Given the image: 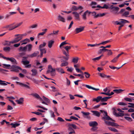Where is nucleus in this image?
<instances>
[{
	"label": "nucleus",
	"instance_id": "obj_1",
	"mask_svg": "<svg viewBox=\"0 0 134 134\" xmlns=\"http://www.w3.org/2000/svg\"><path fill=\"white\" fill-rule=\"evenodd\" d=\"M71 46H66L63 47L66 50V51L64 50L62 51L63 54L66 56V57H63V58L66 60H68L69 58V50L71 48Z\"/></svg>",
	"mask_w": 134,
	"mask_h": 134
},
{
	"label": "nucleus",
	"instance_id": "obj_2",
	"mask_svg": "<svg viewBox=\"0 0 134 134\" xmlns=\"http://www.w3.org/2000/svg\"><path fill=\"white\" fill-rule=\"evenodd\" d=\"M55 69L53 68L51 65H49L48 66V70L46 72L47 74H50L52 76H54L55 75Z\"/></svg>",
	"mask_w": 134,
	"mask_h": 134
},
{
	"label": "nucleus",
	"instance_id": "obj_3",
	"mask_svg": "<svg viewBox=\"0 0 134 134\" xmlns=\"http://www.w3.org/2000/svg\"><path fill=\"white\" fill-rule=\"evenodd\" d=\"M25 35L24 34L15 35V36L16 37L12 40L13 41L12 42V43H15L18 42L21 40L23 38V37Z\"/></svg>",
	"mask_w": 134,
	"mask_h": 134
},
{
	"label": "nucleus",
	"instance_id": "obj_4",
	"mask_svg": "<svg viewBox=\"0 0 134 134\" xmlns=\"http://www.w3.org/2000/svg\"><path fill=\"white\" fill-rule=\"evenodd\" d=\"M91 14H92V16H93V18H96L99 17H102L105 15V14L104 13H99L98 14H97L95 12H91Z\"/></svg>",
	"mask_w": 134,
	"mask_h": 134
},
{
	"label": "nucleus",
	"instance_id": "obj_5",
	"mask_svg": "<svg viewBox=\"0 0 134 134\" xmlns=\"http://www.w3.org/2000/svg\"><path fill=\"white\" fill-rule=\"evenodd\" d=\"M3 28L7 29L9 31L13 30L15 29V23L7 25L4 26Z\"/></svg>",
	"mask_w": 134,
	"mask_h": 134
},
{
	"label": "nucleus",
	"instance_id": "obj_6",
	"mask_svg": "<svg viewBox=\"0 0 134 134\" xmlns=\"http://www.w3.org/2000/svg\"><path fill=\"white\" fill-rule=\"evenodd\" d=\"M16 83H17L21 87H25L29 89L30 88V87L29 86L30 85V83H29L28 82H26V83L27 84H25V83H21L19 82H16Z\"/></svg>",
	"mask_w": 134,
	"mask_h": 134
},
{
	"label": "nucleus",
	"instance_id": "obj_7",
	"mask_svg": "<svg viewBox=\"0 0 134 134\" xmlns=\"http://www.w3.org/2000/svg\"><path fill=\"white\" fill-rule=\"evenodd\" d=\"M12 69L10 71L11 72H17L19 71V70H22L21 68L19 66L15 65H13L12 66Z\"/></svg>",
	"mask_w": 134,
	"mask_h": 134
},
{
	"label": "nucleus",
	"instance_id": "obj_8",
	"mask_svg": "<svg viewBox=\"0 0 134 134\" xmlns=\"http://www.w3.org/2000/svg\"><path fill=\"white\" fill-rule=\"evenodd\" d=\"M84 29V27H79L76 28L75 30V31L76 34H78L80 32L82 31Z\"/></svg>",
	"mask_w": 134,
	"mask_h": 134
},
{
	"label": "nucleus",
	"instance_id": "obj_9",
	"mask_svg": "<svg viewBox=\"0 0 134 134\" xmlns=\"http://www.w3.org/2000/svg\"><path fill=\"white\" fill-rule=\"evenodd\" d=\"M91 12H89L88 10L85 11L82 15V18L83 20H86L87 19L86 15L87 13L89 14H91Z\"/></svg>",
	"mask_w": 134,
	"mask_h": 134
},
{
	"label": "nucleus",
	"instance_id": "obj_10",
	"mask_svg": "<svg viewBox=\"0 0 134 134\" xmlns=\"http://www.w3.org/2000/svg\"><path fill=\"white\" fill-rule=\"evenodd\" d=\"M56 70L60 74H64L65 73L63 69L60 68L58 67L56 69Z\"/></svg>",
	"mask_w": 134,
	"mask_h": 134
},
{
	"label": "nucleus",
	"instance_id": "obj_11",
	"mask_svg": "<svg viewBox=\"0 0 134 134\" xmlns=\"http://www.w3.org/2000/svg\"><path fill=\"white\" fill-rule=\"evenodd\" d=\"M72 14L74 15V17L75 19L79 20L80 14L79 13L76 12H73Z\"/></svg>",
	"mask_w": 134,
	"mask_h": 134
},
{
	"label": "nucleus",
	"instance_id": "obj_12",
	"mask_svg": "<svg viewBox=\"0 0 134 134\" xmlns=\"http://www.w3.org/2000/svg\"><path fill=\"white\" fill-rule=\"evenodd\" d=\"M27 47H23L20 46L18 49V51L20 52H25L27 51Z\"/></svg>",
	"mask_w": 134,
	"mask_h": 134
},
{
	"label": "nucleus",
	"instance_id": "obj_13",
	"mask_svg": "<svg viewBox=\"0 0 134 134\" xmlns=\"http://www.w3.org/2000/svg\"><path fill=\"white\" fill-rule=\"evenodd\" d=\"M120 25H123V26L125 23H129V21L125 19H120Z\"/></svg>",
	"mask_w": 134,
	"mask_h": 134
},
{
	"label": "nucleus",
	"instance_id": "obj_14",
	"mask_svg": "<svg viewBox=\"0 0 134 134\" xmlns=\"http://www.w3.org/2000/svg\"><path fill=\"white\" fill-rule=\"evenodd\" d=\"M39 52L38 51H36L32 54L28 55V56L32 58L34 57H36L39 54Z\"/></svg>",
	"mask_w": 134,
	"mask_h": 134
},
{
	"label": "nucleus",
	"instance_id": "obj_15",
	"mask_svg": "<svg viewBox=\"0 0 134 134\" xmlns=\"http://www.w3.org/2000/svg\"><path fill=\"white\" fill-rule=\"evenodd\" d=\"M57 19L58 20L63 23H65V19L60 15H58Z\"/></svg>",
	"mask_w": 134,
	"mask_h": 134
},
{
	"label": "nucleus",
	"instance_id": "obj_16",
	"mask_svg": "<svg viewBox=\"0 0 134 134\" xmlns=\"http://www.w3.org/2000/svg\"><path fill=\"white\" fill-rule=\"evenodd\" d=\"M100 48H102L100 49L98 51V54H101L103 52H105L107 50H108V49H105L104 47L103 46H101Z\"/></svg>",
	"mask_w": 134,
	"mask_h": 134
},
{
	"label": "nucleus",
	"instance_id": "obj_17",
	"mask_svg": "<svg viewBox=\"0 0 134 134\" xmlns=\"http://www.w3.org/2000/svg\"><path fill=\"white\" fill-rule=\"evenodd\" d=\"M83 8L81 6H79L78 7L74 5L72 7V10H77L79 9L81 10Z\"/></svg>",
	"mask_w": 134,
	"mask_h": 134
},
{
	"label": "nucleus",
	"instance_id": "obj_18",
	"mask_svg": "<svg viewBox=\"0 0 134 134\" xmlns=\"http://www.w3.org/2000/svg\"><path fill=\"white\" fill-rule=\"evenodd\" d=\"M31 95L35 97L36 98L39 99L41 101H42L43 100L41 98L39 95L37 93H33L31 94Z\"/></svg>",
	"mask_w": 134,
	"mask_h": 134
},
{
	"label": "nucleus",
	"instance_id": "obj_19",
	"mask_svg": "<svg viewBox=\"0 0 134 134\" xmlns=\"http://www.w3.org/2000/svg\"><path fill=\"white\" fill-rule=\"evenodd\" d=\"M30 40L29 39L26 38L24 39V40L21 41L20 42L21 43V45L23 44H25L27 43L28 42H29Z\"/></svg>",
	"mask_w": 134,
	"mask_h": 134
},
{
	"label": "nucleus",
	"instance_id": "obj_20",
	"mask_svg": "<svg viewBox=\"0 0 134 134\" xmlns=\"http://www.w3.org/2000/svg\"><path fill=\"white\" fill-rule=\"evenodd\" d=\"M26 47H27V51L28 52H30L32 50L33 46L31 44H29L26 46Z\"/></svg>",
	"mask_w": 134,
	"mask_h": 134
},
{
	"label": "nucleus",
	"instance_id": "obj_21",
	"mask_svg": "<svg viewBox=\"0 0 134 134\" xmlns=\"http://www.w3.org/2000/svg\"><path fill=\"white\" fill-rule=\"evenodd\" d=\"M91 112L93 113V115L99 117L100 116V113L97 111H93L91 110Z\"/></svg>",
	"mask_w": 134,
	"mask_h": 134
},
{
	"label": "nucleus",
	"instance_id": "obj_22",
	"mask_svg": "<svg viewBox=\"0 0 134 134\" xmlns=\"http://www.w3.org/2000/svg\"><path fill=\"white\" fill-rule=\"evenodd\" d=\"M89 125L91 126L94 127L97 125L98 123L96 121H92L90 122Z\"/></svg>",
	"mask_w": 134,
	"mask_h": 134
},
{
	"label": "nucleus",
	"instance_id": "obj_23",
	"mask_svg": "<svg viewBox=\"0 0 134 134\" xmlns=\"http://www.w3.org/2000/svg\"><path fill=\"white\" fill-rule=\"evenodd\" d=\"M105 116L103 118V119L108 120H111L113 121V120H112V119L107 115V113L105 112Z\"/></svg>",
	"mask_w": 134,
	"mask_h": 134
},
{
	"label": "nucleus",
	"instance_id": "obj_24",
	"mask_svg": "<svg viewBox=\"0 0 134 134\" xmlns=\"http://www.w3.org/2000/svg\"><path fill=\"white\" fill-rule=\"evenodd\" d=\"M9 60H10L11 62H12L13 64H17V62L16 60L13 58L11 57L9 58Z\"/></svg>",
	"mask_w": 134,
	"mask_h": 134
},
{
	"label": "nucleus",
	"instance_id": "obj_25",
	"mask_svg": "<svg viewBox=\"0 0 134 134\" xmlns=\"http://www.w3.org/2000/svg\"><path fill=\"white\" fill-rule=\"evenodd\" d=\"M54 43V41L53 40H51L48 42V46L49 48H51L53 44Z\"/></svg>",
	"mask_w": 134,
	"mask_h": 134
},
{
	"label": "nucleus",
	"instance_id": "obj_26",
	"mask_svg": "<svg viewBox=\"0 0 134 134\" xmlns=\"http://www.w3.org/2000/svg\"><path fill=\"white\" fill-rule=\"evenodd\" d=\"M15 101L17 102L18 104H21L23 103L24 98H20L19 100H16Z\"/></svg>",
	"mask_w": 134,
	"mask_h": 134
},
{
	"label": "nucleus",
	"instance_id": "obj_27",
	"mask_svg": "<svg viewBox=\"0 0 134 134\" xmlns=\"http://www.w3.org/2000/svg\"><path fill=\"white\" fill-rule=\"evenodd\" d=\"M101 96H98L96 98H94L93 99V101H96L97 102H98L100 100H101Z\"/></svg>",
	"mask_w": 134,
	"mask_h": 134
},
{
	"label": "nucleus",
	"instance_id": "obj_28",
	"mask_svg": "<svg viewBox=\"0 0 134 134\" xmlns=\"http://www.w3.org/2000/svg\"><path fill=\"white\" fill-rule=\"evenodd\" d=\"M31 71L32 72V75L34 76H36L37 74V71L36 69H33L31 70Z\"/></svg>",
	"mask_w": 134,
	"mask_h": 134
},
{
	"label": "nucleus",
	"instance_id": "obj_29",
	"mask_svg": "<svg viewBox=\"0 0 134 134\" xmlns=\"http://www.w3.org/2000/svg\"><path fill=\"white\" fill-rule=\"evenodd\" d=\"M111 97H106L102 98V97H101V101L102 102L106 101L108 99L110 98Z\"/></svg>",
	"mask_w": 134,
	"mask_h": 134
},
{
	"label": "nucleus",
	"instance_id": "obj_30",
	"mask_svg": "<svg viewBox=\"0 0 134 134\" xmlns=\"http://www.w3.org/2000/svg\"><path fill=\"white\" fill-rule=\"evenodd\" d=\"M68 130L69 131V134H72L73 133H75L74 130L71 127H69L68 129Z\"/></svg>",
	"mask_w": 134,
	"mask_h": 134
},
{
	"label": "nucleus",
	"instance_id": "obj_31",
	"mask_svg": "<svg viewBox=\"0 0 134 134\" xmlns=\"http://www.w3.org/2000/svg\"><path fill=\"white\" fill-rule=\"evenodd\" d=\"M13 41L12 40L10 41H5L4 43V45L9 46L11 43H12V42Z\"/></svg>",
	"mask_w": 134,
	"mask_h": 134
},
{
	"label": "nucleus",
	"instance_id": "obj_32",
	"mask_svg": "<svg viewBox=\"0 0 134 134\" xmlns=\"http://www.w3.org/2000/svg\"><path fill=\"white\" fill-rule=\"evenodd\" d=\"M10 125L12 126V127L15 128L16 127L20 125V124L17 123H11L10 124Z\"/></svg>",
	"mask_w": 134,
	"mask_h": 134
},
{
	"label": "nucleus",
	"instance_id": "obj_33",
	"mask_svg": "<svg viewBox=\"0 0 134 134\" xmlns=\"http://www.w3.org/2000/svg\"><path fill=\"white\" fill-rule=\"evenodd\" d=\"M79 58L77 57L73 58L72 60V62L74 63H76L78 62Z\"/></svg>",
	"mask_w": 134,
	"mask_h": 134
},
{
	"label": "nucleus",
	"instance_id": "obj_34",
	"mask_svg": "<svg viewBox=\"0 0 134 134\" xmlns=\"http://www.w3.org/2000/svg\"><path fill=\"white\" fill-rule=\"evenodd\" d=\"M47 29H43L42 30V31H45V32H43L41 33H40L38 34V36H39L40 35H43L47 32Z\"/></svg>",
	"mask_w": 134,
	"mask_h": 134
},
{
	"label": "nucleus",
	"instance_id": "obj_35",
	"mask_svg": "<svg viewBox=\"0 0 134 134\" xmlns=\"http://www.w3.org/2000/svg\"><path fill=\"white\" fill-rule=\"evenodd\" d=\"M0 85L3 86H6L7 84L6 83V81L0 80Z\"/></svg>",
	"mask_w": 134,
	"mask_h": 134
},
{
	"label": "nucleus",
	"instance_id": "obj_36",
	"mask_svg": "<svg viewBox=\"0 0 134 134\" xmlns=\"http://www.w3.org/2000/svg\"><path fill=\"white\" fill-rule=\"evenodd\" d=\"M68 64V63L66 61H64L63 63H62L60 64V66L61 67L65 66H67Z\"/></svg>",
	"mask_w": 134,
	"mask_h": 134
},
{
	"label": "nucleus",
	"instance_id": "obj_37",
	"mask_svg": "<svg viewBox=\"0 0 134 134\" xmlns=\"http://www.w3.org/2000/svg\"><path fill=\"white\" fill-rule=\"evenodd\" d=\"M109 129L111 130V131H113L115 132H118V131L117 130L115 129L114 128L112 127H108Z\"/></svg>",
	"mask_w": 134,
	"mask_h": 134
},
{
	"label": "nucleus",
	"instance_id": "obj_38",
	"mask_svg": "<svg viewBox=\"0 0 134 134\" xmlns=\"http://www.w3.org/2000/svg\"><path fill=\"white\" fill-rule=\"evenodd\" d=\"M103 55L102 54L100 56L92 59V60L94 61H96L97 60H98L100 59L101 58V57L103 56Z\"/></svg>",
	"mask_w": 134,
	"mask_h": 134
},
{
	"label": "nucleus",
	"instance_id": "obj_39",
	"mask_svg": "<svg viewBox=\"0 0 134 134\" xmlns=\"http://www.w3.org/2000/svg\"><path fill=\"white\" fill-rule=\"evenodd\" d=\"M87 45L88 47L90 46L91 47H93L95 46H98L99 45V44H87Z\"/></svg>",
	"mask_w": 134,
	"mask_h": 134
},
{
	"label": "nucleus",
	"instance_id": "obj_40",
	"mask_svg": "<svg viewBox=\"0 0 134 134\" xmlns=\"http://www.w3.org/2000/svg\"><path fill=\"white\" fill-rule=\"evenodd\" d=\"M46 43L45 42H43V44H42L40 45L39 47V49L44 48L43 47L46 45Z\"/></svg>",
	"mask_w": 134,
	"mask_h": 134
},
{
	"label": "nucleus",
	"instance_id": "obj_41",
	"mask_svg": "<svg viewBox=\"0 0 134 134\" xmlns=\"http://www.w3.org/2000/svg\"><path fill=\"white\" fill-rule=\"evenodd\" d=\"M133 99L129 98L128 97H126L124 98V99L126 101L129 102H132V100H133Z\"/></svg>",
	"mask_w": 134,
	"mask_h": 134
},
{
	"label": "nucleus",
	"instance_id": "obj_42",
	"mask_svg": "<svg viewBox=\"0 0 134 134\" xmlns=\"http://www.w3.org/2000/svg\"><path fill=\"white\" fill-rule=\"evenodd\" d=\"M39 49L40 50L41 52V54L42 55L43 54V53H45L46 52V51L45 50V49L44 48Z\"/></svg>",
	"mask_w": 134,
	"mask_h": 134
},
{
	"label": "nucleus",
	"instance_id": "obj_43",
	"mask_svg": "<svg viewBox=\"0 0 134 134\" xmlns=\"http://www.w3.org/2000/svg\"><path fill=\"white\" fill-rule=\"evenodd\" d=\"M129 12L126 11L123 13L122 15L126 17H127V15H129Z\"/></svg>",
	"mask_w": 134,
	"mask_h": 134
},
{
	"label": "nucleus",
	"instance_id": "obj_44",
	"mask_svg": "<svg viewBox=\"0 0 134 134\" xmlns=\"http://www.w3.org/2000/svg\"><path fill=\"white\" fill-rule=\"evenodd\" d=\"M3 67L4 68L8 69L9 68L10 66V64H3Z\"/></svg>",
	"mask_w": 134,
	"mask_h": 134
},
{
	"label": "nucleus",
	"instance_id": "obj_45",
	"mask_svg": "<svg viewBox=\"0 0 134 134\" xmlns=\"http://www.w3.org/2000/svg\"><path fill=\"white\" fill-rule=\"evenodd\" d=\"M124 90H122L121 89H119V90H113V91L115 92L116 93H120L122 91H124Z\"/></svg>",
	"mask_w": 134,
	"mask_h": 134
},
{
	"label": "nucleus",
	"instance_id": "obj_46",
	"mask_svg": "<svg viewBox=\"0 0 134 134\" xmlns=\"http://www.w3.org/2000/svg\"><path fill=\"white\" fill-rule=\"evenodd\" d=\"M112 23L114 25H119L120 24V21H112Z\"/></svg>",
	"mask_w": 134,
	"mask_h": 134
},
{
	"label": "nucleus",
	"instance_id": "obj_47",
	"mask_svg": "<svg viewBox=\"0 0 134 134\" xmlns=\"http://www.w3.org/2000/svg\"><path fill=\"white\" fill-rule=\"evenodd\" d=\"M42 98L46 102L48 103L49 102L50 100L48 98L45 97L44 96H43Z\"/></svg>",
	"mask_w": 134,
	"mask_h": 134
},
{
	"label": "nucleus",
	"instance_id": "obj_48",
	"mask_svg": "<svg viewBox=\"0 0 134 134\" xmlns=\"http://www.w3.org/2000/svg\"><path fill=\"white\" fill-rule=\"evenodd\" d=\"M10 48L9 47H6L4 48L3 50L6 52L9 51L10 50Z\"/></svg>",
	"mask_w": 134,
	"mask_h": 134
},
{
	"label": "nucleus",
	"instance_id": "obj_49",
	"mask_svg": "<svg viewBox=\"0 0 134 134\" xmlns=\"http://www.w3.org/2000/svg\"><path fill=\"white\" fill-rule=\"evenodd\" d=\"M37 26L38 25L37 24H34L30 26V27L31 28L33 29L37 28Z\"/></svg>",
	"mask_w": 134,
	"mask_h": 134
},
{
	"label": "nucleus",
	"instance_id": "obj_50",
	"mask_svg": "<svg viewBox=\"0 0 134 134\" xmlns=\"http://www.w3.org/2000/svg\"><path fill=\"white\" fill-rule=\"evenodd\" d=\"M118 58L116 56L115 58H114L111 61V62H112L113 63H115L118 60Z\"/></svg>",
	"mask_w": 134,
	"mask_h": 134
},
{
	"label": "nucleus",
	"instance_id": "obj_51",
	"mask_svg": "<svg viewBox=\"0 0 134 134\" xmlns=\"http://www.w3.org/2000/svg\"><path fill=\"white\" fill-rule=\"evenodd\" d=\"M23 63L25 65H27L29 63V62L27 60H23L22 61Z\"/></svg>",
	"mask_w": 134,
	"mask_h": 134
},
{
	"label": "nucleus",
	"instance_id": "obj_52",
	"mask_svg": "<svg viewBox=\"0 0 134 134\" xmlns=\"http://www.w3.org/2000/svg\"><path fill=\"white\" fill-rule=\"evenodd\" d=\"M125 119L129 121L130 122L132 121V119L130 117H125Z\"/></svg>",
	"mask_w": 134,
	"mask_h": 134
},
{
	"label": "nucleus",
	"instance_id": "obj_53",
	"mask_svg": "<svg viewBox=\"0 0 134 134\" xmlns=\"http://www.w3.org/2000/svg\"><path fill=\"white\" fill-rule=\"evenodd\" d=\"M110 42V40L106 41L100 43L98 44H99V45L100 44L104 45Z\"/></svg>",
	"mask_w": 134,
	"mask_h": 134
},
{
	"label": "nucleus",
	"instance_id": "obj_54",
	"mask_svg": "<svg viewBox=\"0 0 134 134\" xmlns=\"http://www.w3.org/2000/svg\"><path fill=\"white\" fill-rule=\"evenodd\" d=\"M84 74H85V76L86 78H89L90 76V75L88 72H85Z\"/></svg>",
	"mask_w": 134,
	"mask_h": 134
},
{
	"label": "nucleus",
	"instance_id": "obj_55",
	"mask_svg": "<svg viewBox=\"0 0 134 134\" xmlns=\"http://www.w3.org/2000/svg\"><path fill=\"white\" fill-rule=\"evenodd\" d=\"M111 125V126L113 127H117L119 126V125H118L117 124L112 122Z\"/></svg>",
	"mask_w": 134,
	"mask_h": 134
},
{
	"label": "nucleus",
	"instance_id": "obj_56",
	"mask_svg": "<svg viewBox=\"0 0 134 134\" xmlns=\"http://www.w3.org/2000/svg\"><path fill=\"white\" fill-rule=\"evenodd\" d=\"M99 75L102 78H105L106 75L103 73H98Z\"/></svg>",
	"mask_w": 134,
	"mask_h": 134
},
{
	"label": "nucleus",
	"instance_id": "obj_57",
	"mask_svg": "<svg viewBox=\"0 0 134 134\" xmlns=\"http://www.w3.org/2000/svg\"><path fill=\"white\" fill-rule=\"evenodd\" d=\"M49 111L51 114V117L53 118L55 117V115H54V112L51 110L50 111Z\"/></svg>",
	"mask_w": 134,
	"mask_h": 134
},
{
	"label": "nucleus",
	"instance_id": "obj_58",
	"mask_svg": "<svg viewBox=\"0 0 134 134\" xmlns=\"http://www.w3.org/2000/svg\"><path fill=\"white\" fill-rule=\"evenodd\" d=\"M107 51H108V53L107 54V55H111L112 54L113 52L111 51V50H109L108 49V50H107Z\"/></svg>",
	"mask_w": 134,
	"mask_h": 134
},
{
	"label": "nucleus",
	"instance_id": "obj_59",
	"mask_svg": "<svg viewBox=\"0 0 134 134\" xmlns=\"http://www.w3.org/2000/svg\"><path fill=\"white\" fill-rule=\"evenodd\" d=\"M128 104L130 105L128 106L129 107H132L134 108V103H129Z\"/></svg>",
	"mask_w": 134,
	"mask_h": 134
},
{
	"label": "nucleus",
	"instance_id": "obj_60",
	"mask_svg": "<svg viewBox=\"0 0 134 134\" xmlns=\"http://www.w3.org/2000/svg\"><path fill=\"white\" fill-rule=\"evenodd\" d=\"M104 122L107 125H109L111 126V124L112 122L110 121H107L105 120H104Z\"/></svg>",
	"mask_w": 134,
	"mask_h": 134
},
{
	"label": "nucleus",
	"instance_id": "obj_61",
	"mask_svg": "<svg viewBox=\"0 0 134 134\" xmlns=\"http://www.w3.org/2000/svg\"><path fill=\"white\" fill-rule=\"evenodd\" d=\"M66 41H64L62 42L59 46V47L60 48H62V47L63 46L66 44Z\"/></svg>",
	"mask_w": 134,
	"mask_h": 134
},
{
	"label": "nucleus",
	"instance_id": "obj_62",
	"mask_svg": "<svg viewBox=\"0 0 134 134\" xmlns=\"http://www.w3.org/2000/svg\"><path fill=\"white\" fill-rule=\"evenodd\" d=\"M81 113L84 115L87 116L89 115L90 114V113L89 112H85L83 111H82Z\"/></svg>",
	"mask_w": 134,
	"mask_h": 134
},
{
	"label": "nucleus",
	"instance_id": "obj_63",
	"mask_svg": "<svg viewBox=\"0 0 134 134\" xmlns=\"http://www.w3.org/2000/svg\"><path fill=\"white\" fill-rule=\"evenodd\" d=\"M66 68H68V69H67V70L68 71L71 72L73 70V69L72 68H69L68 67H66Z\"/></svg>",
	"mask_w": 134,
	"mask_h": 134
},
{
	"label": "nucleus",
	"instance_id": "obj_64",
	"mask_svg": "<svg viewBox=\"0 0 134 134\" xmlns=\"http://www.w3.org/2000/svg\"><path fill=\"white\" fill-rule=\"evenodd\" d=\"M22 24V23H20L18 24H15V28L18 27L19 26H20L21 24Z\"/></svg>",
	"mask_w": 134,
	"mask_h": 134
}]
</instances>
